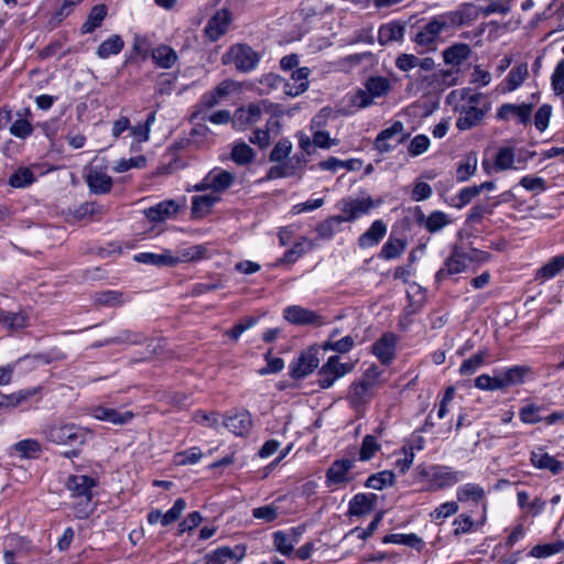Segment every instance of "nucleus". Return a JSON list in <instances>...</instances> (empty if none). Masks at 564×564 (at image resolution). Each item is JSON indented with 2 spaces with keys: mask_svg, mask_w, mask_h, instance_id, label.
Here are the masks:
<instances>
[{
  "mask_svg": "<svg viewBox=\"0 0 564 564\" xmlns=\"http://www.w3.org/2000/svg\"><path fill=\"white\" fill-rule=\"evenodd\" d=\"M481 99V94L470 88L455 89L447 95L446 104L459 115L456 121L458 130H469L482 121L487 108L480 107Z\"/></svg>",
  "mask_w": 564,
  "mask_h": 564,
  "instance_id": "f257e3e1",
  "label": "nucleus"
},
{
  "mask_svg": "<svg viewBox=\"0 0 564 564\" xmlns=\"http://www.w3.org/2000/svg\"><path fill=\"white\" fill-rule=\"evenodd\" d=\"M208 249L203 245H195L178 250L173 254L171 250H164L162 253L141 252L134 256V260L156 267H173L185 261H198L207 258Z\"/></svg>",
  "mask_w": 564,
  "mask_h": 564,
  "instance_id": "f03ea898",
  "label": "nucleus"
},
{
  "mask_svg": "<svg viewBox=\"0 0 564 564\" xmlns=\"http://www.w3.org/2000/svg\"><path fill=\"white\" fill-rule=\"evenodd\" d=\"M96 486L97 479L86 475H72L67 478L66 488L78 500L74 506L78 518H87L93 512V489Z\"/></svg>",
  "mask_w": 564,
  "mask_h": 564,
  "instance_id": "7ed1b4c3",
  "label": "nucleus"
},
{
  "mask_svg": "<svg viewBox=\"0 0 564 564\" xmlns=\"http://www.w3.org/2000/svg\"><path fill=\"white\" fill-rule=\"evenodd\" d=\"M415 470L417 476L427 482L430 491L453 487L466 477L464 471L454 470L448 466H417Z\"/></svg>",
  "mask_w": 564,
  "mask_h": 564,
  "instance_id": "20e7f679",
  "label": "nucleus"
},
{
  "mask_svg": "<svg viewBox=\"0 0 564 564\" xmlns=\"http://www.w3.org/2000/svg\"><path fill=\"white\" fill-rule=\"evenodd\" d=\"M44 434L52 443L73 447L64 454L66 457L77 456L85 442V433L79 425H46Z\"/></svg>",
  "mask_w": 564,
  "mask_h": 564,
  "instance_id": "39448f33",
  "label": "nucleus"
},
{
  "mask_svg": "<svg viewBox=\"0 0 564 564\" xmlns=\"http://www.w3.org/2000/svg\"><path fill=\"white\" fill-rule=\"evenodd\" d=\"M370 195L362 194L359 197L346 196L337 203V209L340 212L338 215L343 223H352L360 217L368 215L370 210L380 205Z\"/></svg>",
  "mask_w": 564,
  "mask_h": 564,
  "instance_id": "423d86ee",
  "label": "nucleus"
},
{
  "mask_svg": "<svg viewBox=\"0 0 564 564\" xmlns=\"http://www.w3.org/2000/svg\"><path fill=\"white\" fill-rule=\"evenodd\" d=\"M221 62L234 65L240 73H249L258 66L260 55L247 44H235L223 55Z\"/></svg>",
  "mask_w": 564,
  "mask_h": 564,
  "instance_id": "0eeeda50",
  "label": "nucleus"
},
{
  "mask_svg": "<svg viewBox=\"0 0 564 564\" xmlns=\"http://www.w3.org/2000/svg\"><path fill=\"white\" fill-rule=\"evenodd\" d=\"M355 459L341 458L334 460L325 475V485L332 491L345 488L355 479L352 468L355 467Z\"/></svg>",
  "mask_w": 564,
  "mask_h": 564,
  "instance_id": "6e6552de",
  "label": "nucleus"
},
{
  "mask_svg": "<svg viewBox=\"0 0 564 564\" xmlns=\"http://www.w3.org/2000/svg\"><path fill=\"white\" fill-rule=\"evenodd\" d=\"M408 137L404 123L402 121H394L390 127L377 134L373 141V149L379 154L389 153L403 143Z\"/></svg>",
  "mask_w": 564,
  "mask_h": 564,
  "instance_id": "1a4fd4ad",
  "label": "nucleus"
},
{
  "mask_svg": "<svg viewBox=\"0 0 564 564\" xmlns=\"http://www.w3.org/2000/svg\"><path fill=\"white\" fill-rule=\"evenodd\" d=\"M471 260H474V258L470 254L465 252L460 247L454 246L442 268L436 271L435 282L441 283L453 275L465 272L467 262Z\"/></svg>",
  "mask_w": 564,
  "mask_h": 564,
  "instance_id": "9d476101",
  "label": "nucleus"
},
{
  "mask_svg": "<svg viewBox=\"0 0 564 564\" xmlns=\"http://www.w3.org/2000/svg\"><path fill=\"white\" fill-rule=\"evenodd\" d=\"M520 420L522 423H554L555 421L564 420V412L555 411L547 413V410L542 404L534 402H525L519 410Z\"/></svg>",
  "mask_w": 564,
  "mask_h": 564,
  "instance_id": "9b49d317",
  "label": "nucleus"
},
{
  "mask_svg": "<svg viewBox=\"0 0 564 564\" xmlns=\"http://www.w3.org/2000/svg\"><path fill=\"white\" fill-rule=\"evenodd\" d=\"M235 181V175L221 169L212 170L198 184L194 186L195 191H207L220 193L229 188Z\"/></svg>",
  "mask_w": 564,
  "mask_h": 564,
  "instance_id": "f8f14e48",
  "label": "nucleus"
},
{
  "mask_svg": "<svg viewBox=\"0 0 564 564\" xmlns=\"http://www.w3.org/2000/svg\"><path fill=\"white\" fill-rule=\"evenodd\" d=\"M247 555V547L237 544L234 547L220 546L208 552L204 556V564H228V562L240 563Z\"/></svg>",
  "mask_w": 564,
  "mask_h": 564,
  "instance_id": "ddd939ff",
  "label": "nucleus"
},
{
  "mask_svg": "<svg viewBox=\"0 0 564 564\" xmlns=\"http://www.w3.org/2000/svg\"><path fill=\"white\" fill-rule=\"evenodd\" d=\"M283 317L293 325L321 326L324 324L323 317L317 312L300 305L286 306L283 311Z\"/></svg>",
  "mask_w": 564,
  "mask_h": 564,
  "instance_id": "4468645a",
  "label": "nucleus"
},
{
  "mask_svg": "<svg viewBox=\"0 0 564 564\" xmlns=\"http://www.w3.org/2000/svg\"><path fill=\"white\" fill-rule=\"evenodd\" d=\"M262 118V107L260 104H249L238 108L232 118V127L236 130L243 131L251 126L257 124Z\"/></svg>",
  "mask_w": 564,
  "mask_h": 564,
  "instance_id": "2eb2a0df",
  "label": "nucleus"
},
{
  "mask_svg": "<svg viewBox=\"0 0 564 564\" xmlns=\"http://www.w3.org/2000/svg\"><path fill=\"white\" fill-rule=\"evenodd\" d=\"M398 338L393 333H384L372 345V354L384 366L395 358Z\"/></svg>",
  "mask_w": 564,
  "mask_h": 564,
  "instance_id": "dca6fc26",
  "label": "nucleus"
},
{
  "mask_svg": "<svg viewBox=\"0 0 564 564\" xmlns=\"http://www.w3.org/2000/svg\"><path fill=\"white\" fill-rule=\"evenodd\" d=\"M41 387H31L21 389L11 394H6L0 401V410L28 405L32 400L37 401L41 399Z\"/></svg>",
  "mask_w": 564,
  "mask_h": 564,
  "instance_id": "f3484780",
  "label": "nucleus"
},
{
  "mask_svg": "<svg viewBox=\"0 0 564 564\" xmlns=\"http://www.w3.org/2000/svg\"><path fill=\"white\" fill-rule=\"evenodd\" d=\"M318 367V358L313 349L303 351L300 357L290 365V375L294 379H302L312 373Z\"/></svg>",
  "mask_w": 564,
  "mask_h": 564,
  "instance_id": "a211bd4d",
  "label": "nucleus"
},
{
  "mask_svg": "<svg viewBox=\"0 0 564 564\" xmlns=\"http://www.w3.org/2000/svg\"><path fill=\"white\" fill-rule=\"evenodd\" d=\"M447 28V22L443 17H437L429 21L415 35V42L422 46L434 44L440 34Z\"/></svg>",
  "mask_w": 564,
  "mask_h": 564,
  "instance_id": "6ab92c4d",
  "label": "nucleus"
},
{
  "mask_svg": "<svg viewBox=\"0 0 564 564\" xmlns=\"http://www.w3.org/2000/svg\"><path fill=\"white\" fill-rule=\"evenodd\" d=\"M527 159H516L514 149L511 147H502L496 153L494 166L496 171L507 170H523L525 167Z\"/></svg>",
  "mask_w": 564,
  "mask_h": 564,
  "instance_id": "aec40b11",
  "label": "nucleus"
},
{
  "mask_svg": "<svg viewBox=\"0 0 564 564\" xmlns=\"http://www.w3.org/2000/svg\"><path fill=\"white\" fill-rule=\"evenodd\" d=\"M231 18L226 9L218 10L207 22L205 26L206 36L215 42L219 40L228 30Z\"/></svg>",
  "mask_w": 564,
  "mask_h": 564,
  "instance_id": "412c9836",
  "label": "nucleus"
},
{
  "mask_svg": "<svg viewBox=\"0 0 564 564\" xmlns=\"http://www.w3.org/2000/svg\"><path fill=\"white\" fill-rule=\"evenodd\" d=\"M456 498L458 502H471L475 506L481 505L484 511H486V490L478 484L467 482L459 486L456 490Z\"/></svg>",
  "mask_w": 564,
  "mask_h": 564,
  "instance_id": "4be33fe9",
  "label": "nucleus"
},
{
  "mask_svg": "<svg viewBox=\"0 0 564 564\" xmlns=\"http://www.w3.org/2000/svg\"><path fill=\"white\" fill-rule=\"evenodd\" d=\"M531 113L532 105L503 104L497 111V118L505 121L517 118L519 123L528 124L531 121Z\"/></svg>",
  "mask_w": 564,
  "mask_h": 564,
  "instance_id": "5701e85b",
  "label": "nucleus"
},
{
  "mask_svg": "<svg viewBox=\"0 0 564 564\" xmlns=\"http://www.w3.org/2000/svg\"><path fill=\"white\" fill-rule=\"evenodd\" d=\"M181 204L175 199H165L144 210L147 218L152 223L163 221L175 216Z\"/></svg>",
  "mask_w": 564,
  "mask_h": 564,
  "instance_id": "b1692460",
  "label": "nucleus"
},
{
  "mask_svg": "<svg viewBox=\"0 0 564 564\" xmlns=\"http://www.w3.org/2000/svg\"><path fill=\"white\" fill-rule=\"evenodd\" d=\"M311 69L308 67H299L291 74L290 82L284 85V94L291 97L300 96L308 89V77Z\"/></svg>",
  "mask_w": 564,
  "mask_h": 564,
  "instance_id": "393cba45",
  "label": "nucleus"
},
{
  "mask_svg": "<svg viewBox=\"0 0 564 564\" xmlns=\"http://www.w3.org/2000/svg\"><path fill=\"white\" fill-rule=\"evenodd\" d=\"M195 422L200 423L203 421H210L212 423H218L219 420H221V423H227L228 421H237V423L243 424V423H250V414L248 411L241 409V410H234L228 412L226 415H221L216 412H198L195 416Z\"/></svg>",
  "mask_w": 564,
  "mask_h": 564,
  "instance_id": "a878e982",
  "label": "nucleus"
},
{
  "mask_svg": "<svg viewBox=\"0 0 564 564\" xmlns=\"http://www.w3.org/2000/svg\"><path fill=\"white\" fill-rule=\"evenodd\" d=\"M395 66L402 72H410L419 68L423 72L434 69L435 63L432 57H419L413 54H400L395 59Z\"/></svg>",
  "mask_w": 564,
  "mask_h": 564,
  "instance_id": "bb28decb",
  "label": "nucleus"
},
{
  "mask_svg": "<svg viewBox=\"0 0 564 564\" xmlns=\"http://www.w3.org/2000/svg\"><path fill=\"white\" fill-rule=\"evenodd\" d=\"M89 191L96 195H104L111 191L112 178L102 170L93 167L86 176Z\"/></svg>",
  "mask_w": 564,
  "mask_h": 564,
  "instance_id": "cd10ccee",
  "label": "nucleus"
},
{
  "mask_svg": "<svg viewBox=\"0 0 564 564\" xmlns=\"http://www.w3.org/2000/svg\"><path fill=\"white\" fill-rule=\"evenodd\" d=\"M90 416L109 423H126L133 419V413L128 410L121 412L106 406H94L90 410Z\"/></svg>",
  "mask_w": 564,
  "mask_h": 564,
  "instance_id": "c85d7f7f",
  "label": "nucleus"
},
{
  "mask_svg": "<svg viewBox=\"0 0 564 564\" xmlns=\"http://www.w3.org/2000/svg\"><path fill=\"white\" fill-rule=\"evenodd\" d=\"M470 55L471 48L466 43H455L443 51L444 63L452 67L460 66Z\"/></svg>",
  "mask_w": 564,
  "mask_h": 564,
  "instance_id": "c756f323",
  "label": "nucleus"
},
{
  "mask_svg": "<svg viewBox=\"0 0 564 564\" xmlns=\"http://www.w3.org/2000/svg\"><path fill=\"white\" fill-rule=\"evenodd\" d=\"M387 234V225L378 219L359 237L358 245L360 248L366 249L377 246Z\"/></svg>",
  "mask_w": 564,
  "mask_h": 564,
  "instance_id": "7c9ffc66",
  "label": "nucleus"
},
{
  "mask_svg": "<svg viewBox=\"0 0 564 564\" xmlns=\"http://www.w3.org/2000/svg\"><path fill=\"white\" fill-rule=\"evenodd\" d=\"M530 460L535 468L550 470L553 475L563 470V464L541 448L531 453Z\"/></svg>",
  "mask_w": 564,
  "mask_h": 564,
  "instance_id": "2f4dec72",
  "label": "nucleus"
},
{
  "mask_svg": "<svg viewBox=\"0 0 564 564\" xmlns=\"http://www.w3.org/2000/svg\"><path fill=\"white\" fill-rule=\"evenodd\" d=\"M377 501L375 494H357L349 501L348 513L350 516H364L369 513Z\"/></svg>",
  "mask_w": 564,
  "mask_h": 564,
  "instance_id": "473e14b6",
  "label": "nucleus"
},
{
  "mask_svg": "<svg viewBox=\"0 0 564 564\" xmlns=\"http://www.w3.org/2000/svg\"><path fill=\"white\" fill-rule=\"evenodd\" d=\"M373 386L370 381L359 380L350 386L349 399L355 405H361L369 402L373 395Z\"/></svg>",
  "mask_w": 564,
  "mask_h": 564,
  "instance_id": "72a5a7b5",
  "label": "nucleus"
},
{
  "mask_svg": "<svg viewBox=\"0 0 564 564\" xmlns=\"http://www.w3.org/2000/svg\"><path fill=\"white\" fill-rule=\"evenodd\" d=\"M152 59L154 64L164 69L172 68L177 59V53L175 50L166 44H161L152 51Z\"/></svg>",
  "mask_w": 564,
  "mask_h": 564,
  "instance_id": "f704fd0d",
  "label": "nucleus"
},
{
  "mask_svg": "<svg viewBox=\"0 0 564 564\" xmlns=\"http://www.w3.org/2000/svg\"><path fill=\"white\" fill-rule=\"evenodd\" d=\"M530 373L531 368L528 366H513L500 370L503 389L523 383L525 377Z\"/></svg>",
  "mask_w": 564,
  "mask_h": 564,
  "instance_id": "c9c22d12",
  "label": "nucleus"
},
{
  "mask_svg": "<svg viewBox=\"0 0 564 564\" xmlns=\"http://www.w3.org/2000/svg\"><path fill=\"white\" fill-rule=\"evenodd\" d=\"M404 25L398 21H392L380 26L378 31V42L381 45L402 40L404 36Z\"/></svg>",
  "mask_w": 564,
  "mask_h": 564,
  "instance_id": "e433bc0d",
  "label": "nucleus"
},
{
  "mask_svg": "<svg viewBox=\"0 0 564 564\" xmlns=\"http://www.w3.org/2000/svg\"><path fill=\"white\" fill-rule=\"evenodd\" d=\"M564 270V254L551 258L535 272V280L544 282L558 275Z\"/></svg>",
  "mask_w": 564,
  "mask_h": 564,
  "instance_id": "4c0bfd02",
  "label": "nucleus"
},
{
  "mask_svg": "<svg viewBox=\"0 0 564 564\" xmlns=\"http://www.w3.org/2000/svg\"><path fill=\"white\" fill-rule=\"evenodd\" d=\"M529 74L528 65L525 63L518 64L507 75L503 87V93H511L517 90L527 79Z\"/></svg>",
  "mask_w": 564,
  "mask_h": 564,
  "instance_id": "58836bf2",
  "label": "nucleus"
},
{
  "mask_svg": "<svg viewBox=\"0 0 564 564\" xmlns=\"http://www.w3.org/2000/svg\"><path fill=\"white\" fill-rule=\"evenodd\" d=\"M488 359L489 351L487 349L479 350L462 362L459 373L462 376H471L486 365Z\"/></svg>",
  "mask_w": 564,
  "mask_h": 564,
  "instance_id": "ea45409f",
  "label": "nucleus"
},
{
  "mask_svg": "<svg viewBox=\"0 0 564 564\" xmlns=\"http://www.w3.org/2000/svg\"><path fill=\"white\" fill-rule=\"evenodd\" d=\"M124 46V42L122 37L118 34H112L105 41L100 43V45L96 50V55L101 58L106 59L110 57L111 55L119 54Z\"/></svg>",
  "mask_w": 564,
  "mask_h": 564,
  "instance_id": "a19ab883",
  "label": "nucleus"
},
{
  "mask_svg": "<svg viewBox=\"0 0 564 564\" xmlns=\"http://www.w3.org/2000/svg\"><path fill=\"white\" fill-rule=\"evenodd\" d=\"M419 223L424 226V228L431 232H437L442 230L444 227H446L451 221L444 212L435 210L431 213L429 216H422L419 219Z\"/></svg>",
  "mask_w": 564,
  "mask_h": 564,
  "instance_id": "79ce46f5",
  "label": "nucleus"
},
{
  "mask_svg": "<svg viewBox=\"0 0 564 564\" xmlns=\"http://www.w3.org/2000/svg\"><path fill=\"white\" fill-rule=\"evenodd\" d=\"M273 547L281 555L291 557L294 554L295 543L292 541V535L286 531H275L272 534Z\"/></svg>",
  "mask_w": 564,
  "mask_h": 564,
  "instance_id": "37998d69",
  "label": "nucleus"
},
{
  "mask_svg": "<svg viewBox=\"0 0 564 564\" xmlns=\"http://www.w3.org/2000/svg\"><path fill=\"white\" fill-rule=\"evenodd\" d=\"M406 242L400 238L390 237L381 248L379 258L383 260L398 259L405 251Z\"/></svg>",
  "mask_w": 564,
  "mask_h": 564,
  "instance_id": "c03bdc74",
  "label": "nucleus"
},
{
  "mask_svg": "<svg viewBox=\"0 0 564 564\" xmlns=\"http://www.w3.org/2000/svg\"><path fill=\"white\" fill-rule=\"evenodd\" d=\"M107 15V9L104 4H97L95 6L88 17L87 20L83 23L80 28V32L83 34L86 33H93L97 28L100 26L102 21L105 20Z\"/></svg>",
  "mask_w": 564,
  "mask_h": 564,
  "instance_id": "a18cd8bd",
  "label": "nucleus"
},
{
  "mask_svg": "<svg viewBox=\"0 0 564 564\" xmlns=\"http://www.w3.org/2000/svg\"><path fill=\"white\" fill-rule=\"evenodd\" d=\"M365 88L372 97V100L386 96L390 89V80L382 76H373L366 80Z\"/></svg>",
  "mask_w": 564,
  "mask_h": 564,
  "instance_id": "49530a36",
  "label": "nucleus"
},
{
  "mask_svg": "<svg viewBox=\"0 0 564 564\" xmlns=\"http://www.w3.org/2000/svg\"><path fill=\"white\" fill-rule=\"evenodd\" d=\"M0 323L11 330H19L28 325V316L23 312L0 310Z\"/></svg>",
  "mask_w": 564,
  "mask_h": 564,
  "instance_id": "de8ad7c7",
  "label": "nucleus"
},
{
  "mask_svg": "<svg viewBox=\"0 0 564 564\" xmlns=\"http://www.w3.org/2000/svg\"><path fill=\"white\" fill-rule=\"evenodd\" d=\"M351 369V366L340 362L338 356H330L321 368V373L332 376L333 379L338 380Z\"/></svg>",
  "mask_w": 564,
  "mask_h": 564,
  "instance_id": "09e8293b",
  "label": "nucleus"
},
{
  "mask_svg": "<svg viewBox=\"0 0 564 564\" xmlns=\"http://www.w3.org/2000/svg\"><path fill=\"white\" fill-rule=\"evenodd\" d=\"M218 200V197L215 195H199L194 196L192 199V214L196 218H202L207 215L214 204Z\"/></svg>",
  "mask_w": 564,
  "mask_h": 564,
  "instance_id": "8fccbe9b",
  "label": "nucleus"
},
{
  "mask_svg": "<svg viewBox=\"0 0 564 564\" xmlns=\"http://www.w3.org/2000/svg\"><path fill=\"white\" fill-rule=\"evenodd\" d=\"M383 543H393V544H402L406 546H411L413 549L420 550L424 545L423 540L415 533H392L386 535L382 540Z\"/></svg>",
  "mask_w": 564,
  "mask_h": 564,
  "instance_id": "3c124183",
  "label": "nucleus"
},
{
  "mask_svg": "<svg viewBox=\"0 0 564 564\" xmlns=\"http://www.w3.org/2000/svg\"><path fill=\"white\" fill-rule=\"evenodd\" d=\"M256 156L253 149L248 145L245 141L235 142L231 150V160L239 164L246 165L250 163Z\"/></svg>",
  "mask_w": 564,
  "mask_h": 564,
  "instance_id": "603ef678",
  "label": "nucleus"
},
{
  "mask_svg": "<svg viewBox=\"0 0 564 564\" xmlns=\"http://www.w3.org/2000/svg\"><path fill=\"white\" fill-rule=\"evenodd\" d=\"M475 387L484 391H502L503 384L501 380L500 371H497L495 376L480 375L475 379Z\"/></svg>",
  "mask_w": 564,
  "mask_h": 564,
  "instance_id": "864d4df0",
  "label": "nucleus"
},
{
  "mask_svg": "<svg viewBox=\"0 0 564 564\" xmlns=\"http://www.w3.org/2000/svg\"><path fill=\"white\" fill-rule=\"evenodd\" d=\"M458 511V501H446L436 507L430 513V518L435 523H442L445 519L456 514Z\"/></svg>",
  "mask_w": 564,
  "mask_h": 564,
  "instance_id": "5fc2aeb1",
  "label": "nucleus"
},
{
  "mask_svg": "<svg viewBox=\"0 0 564 564\" xmlns=\"http://www.w3.org/2000/svg\"><path fill=\"white\" fill-rule=\"evenodd\" d=\"M564 552V541H557L555 543L538 544L533 546L529 553L530 556L536 558L549 557L554 554Z\"/></svg>",
  "mask_w": 564,
  "mask_h": 564,
  "instance_id": "6e6d98bb",
  "label": "nucleus"
},
{
  "mask_svg": "<svg viewBox=\"0 0 564 564\" xmlns=\"http://www.w3.org/2000/svg\"><path fill=\"white\" fill-rule=\"evenodd\" d=\"M393 482L394 474L390 470H383L375 475H371L367 479L366 486L375 490H382L386 487L392 486Z\"/></svg>",
  "mask_w": 564,
  "mask_h": 564,
  "instance_id": "4d7b16f0",
  "label": "nucleus"
},
{
  "mask_svg": "<svg viewBox=\"0 0 564 564\" xmlns=\"http://www.w3.org/2000/svg\"><path fill=\"white\" fill-rule=\"evenodd\" d=\"M477 170V158L469 154L462 161L456 169V178L458 182H465L475 174Z\"/></svg>",
  "mask_w": 564,
  "mask_h": 564,
  "instance_id": "13d9d810",
  "label": "nucleus"
},
{
  "mask_svg": "<svg viewBox=\"0 0 564 564\" xmlns=\"http://www.w3.org/2000/svg\"><path fill=\"white\" fill-rule=\"evenodd\" d=\"M34 180V174L30 169L20 167L9 177V185L15 188H23L31 185Z\"/></svg>",
  "mask_w": 564,
  "mask_h": 564,
  "instance_id": "bf43d9fd",
  "label": "nucleus"
},
{
  "mask_svg": "<svg viewBox=\"0 0 564 564\" xmlns=\"http://www.w3.org/2000/svg\"><path fill=\"white\" fill-rule=\"evenodd\" d=\"M203 453L199 447L194 446L174 455V464L178 466L194 465L199 462Z\"/></svg>",
  "mask_w": 564,
  "mask_h": 564,
  "instance_id": "052dcab7",
  "label": "nucleus"
},
{
  "mask_svg": "<svg viewBox=\"0 0 564 564\" xmlns=\"http://www.w3.org/2000/svg\"><path fill=\"white\" fill-rule=\"evenodd\" d=\"M453 533L455 536H460L463 534L470 533L475 530V522L473 521L471 517L467 513H460L458 514L453 523Z\"/></svg>",
  "mask_w": 564,
  "mask_h": 564,
  "instance_id": "680f3d73",
  "label": "nucleus"
},
{
  "mask_svg": "<svg viewBox=\"0 0 564 564\" xmlns=\"http://www.w3.org/2000/svg\"><path fill=\"white\" fill-rule=\"evenodd\" d=\"M348 102L351 107L357 109H362L371 106L373 104L372 97L369 96V93L366 88H358L347 95Z\"/></svg>",
  "mask_w": 564,
  "mask_h": 564,
  "instance_id": "e2e57ef3",
  "label": "nucleus"
},
{
  "mask_svg": "<svg viewBox=\"0 0 564 564\" xmlns=\"http://www.w3.org/2000/svg\"><path fill=\"white\" fill-rule=\"evenodd\" d=\"M551 87L556 96L564 95V58L557 62L551 75Z\"/></svg>",
  "mask_w": 564,
  "mask_h": 564,
  "instance_id": "0e129e2a",
  "label": "nucleus"
},
{
  "mask_svg": "<svg viewBox=\"0 0 564 564\" xmlns=\"http://www.w3.org/2000/svg\"><path fill=\"white\" fill-rule=\"evenodd\" d=\"M14 448L24 458H35L41 452L40 444L34 440H23L15 443Z\"/></svg>",
  "mask_w": 564,
  "mask_h": 564,
  "instance_id": "69168bd1",
  "label": "nucleus"
},
{
  "mask_svg": "<svg viewBox=\"0 0 564 564\" xmlns=\"http://www.w3.org/2000/svg\"><path fill=\"white\" fill-rule=\"evenodd\" d=\"M519 184L535 194H540L546 191V182L543 177L525 175L521 177Z\"/></svg>",
  "mask_w": 564,
  "mask_h": 564,
  "instance_id": "338daca9",
  "label": "nucleus"
},
{
  "mask_svg": "<svg viewBox=\"0 0 564 564\" xmlns=\"http://www.w3.org/2000/svg\"><path fill=\"white\" fill-rule=\"evenodd\" d=\"M430 139L425 134L415 135L408 145V152L411 156H419L430 148Z\"/></svg>",
  "mask_w": 564,
  "mask_h": 564,
  "instance_id": "774afa93",
  "label": "nucleus"
}]
</instances>
